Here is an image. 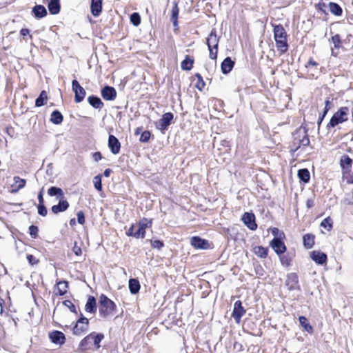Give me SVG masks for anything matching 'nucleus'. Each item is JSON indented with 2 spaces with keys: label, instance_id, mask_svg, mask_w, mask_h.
I'll return each instance as SVG.
<instances>
[{
  "label": "nucleus",
  "instance_id": "nucleus-22",
  "mask_svg": "<svg viewBox=\"0 0 353 353\" xmlns=\"http://www.w3.org/2000/svg\"><path fill=\"white\" fill-rule=\"evenodd\" d=\"M191 245L195 248H205L208 245V242L201 239L199 236H194L191 239L190 241Z\"/></svg>",
  "mask_w": 353,
  "mask_h": 353
},
{
  "label": "nucleus",
  "instance_id": "nucleus-20",
  "mask_svg": "<svg viewBox=\"0 0 353 353\" xmlns=\"http://www.w3.org/2000/svg\"><path fill=\"white\" fill-rule=\"evenodd\" d=\"M99 305L105 309H113L114 307V302L104 294H101L99 299Z\"/></svg>",
  "mask_w": 353,
  "mask_h": 353
},
{
  "label": "nucleus",
  "instance_id": "nucleus-12",
  "mask_svg": "<svg viewBox=\"0 0 353 353\" xmlns=\"http://www.w3.org/2000/svg\"><path fill=\"white\" fill-rule=\"evenodd\" d=\"M101 96L106 101H112L117 97V92L113 87L105 86L101 90Z\"/></svg>",
  "mask_w": 353,
  "mask_h": 353
},
{
  "label": "nucleus",
  "instance_id": "nucleus-36",
  "mask_svg": "<svg viewBox=\"0 0 353 353\" xmlns=\"http://www.w3.org/2000/svg\"><path fill=\"white\" fill-rule=\"evenodd\" d=\"M254 251V253L261 258H265L268 255V249L262 246L255 247Z\"/></svg>",
  "mask_w": 353,
  "mask_h": 353
},
{
  "label": "nucleus",
  "instance_id": "nucleus-4",
  "mask_svg": "<svg viewBox=\"0 0 353 353\" xmlns=\"http://www.w3.org/2000/svg\"><path fill=\"white\" fill-rule=\"evenodd\" d=\"M352 160L349 156L343 154L340 159V165L343 171V176L348 183H353V174H351Z\"/></svg>",
  "mask_w": 353,
  "mask_h": 353
},
{
  "label": "nucleus",
  "instance_id": "nucleus-64",
  "mask_svg": "<svg viewBox=\"0 0 353 353\" xmlns=\"http://www.w3.org/2000/svg\"><path fill=\"white\" fill-rule=\"evenodd\" d=\"M75 223V220L73 219H71L70 221V225H73Z\"/></svg>",
  "mask_w": 353,
  "mask_h": 353
},
{
  "label": "nucleus",
  "instance_id": "nucleus-59",
  "mask_svg": "<svg viewBox=\"0 0 353 353\" xmlns=\"http://www.w3.org/2000/svg\"><path fill=\"white\" fill-rule=\"evenodd\" d=\"M318 65V63L315 61H313L312 59H310L307 65H306V67H310V66H316Z\"/></svg>",
  "mask_w": 353,
  "mask_h": 353
},
{
  "label": "nucleus",
  "instance_id": "nucleus-15",
  "mask_svg": "<svg viewBox=\"0 0 353 353\" xmlns=\"http://www.w3.org/2000/svg\"><path fill=\"white\" fill-rule=\"evenodd\" d=\"M270 245L278 254L283 253L286 250L285 244L279 238H274Z\"/></svg>",
  "mask_w": 353,
  "mask_h": 353
},
{
  "label": "nucleus",
  "instance_id": "nucleus-52",
  "mask_svg": "<svg viewBox=\"0 0 353 353\" xmlns=\"http://www.w3.org/2000/svg\"><path fill=\"white\" fill-rule=\"evenodd\" d=\"M325 111H324L323 115L322 116V117L319 119V121L318 122L319 125H320V123L322 122L323 118L324 117V116L325 115V114L327 113V112L330 109V101L329 100H326L325 101Z\"/></svg>",
  "mask_w": 353,
  "mask_h": 353
},
{
  "label": "nucleus",
  "instance_id": "nucleus-53",
  "mask_svg": "<svg viewBox=\"0 0 353 353\" xmlns=\"http://www.w3.org/2000/svg\"><path fill=\"white\" fill-rule=\"evenodd\" d=\"M61 303L63 305L68 307V309H71L72 307H74L72 303L69 300H64L61 302Z\"/></svg>",
  "mask_w": 353,
  "mask_h": 353
},
{
  "label": "nucleus",
  "instance_id": "nucleus-44",
  "mask_svg": "<svg viewBox=\"0 0 353 353\" xmlns=\"http://www.w3.org/2000/svg\"><path fill=\"white\" fill-rule=\"evenodd\" d=\"M195 76L197 77L198 79V83L196 84V88L199 90H201L204 86H205V83L203 80V78L201 77V75L199 73H196L195 74Z\"/></svg>",
  "mask_w": 353,
  "mask_h": 353
},
{
  "label": "nucleus",
  "instance_id": "nucleus-28",
  "mask_svg": "<svg viewBox=\"0 0 353 353\" xmlns=\"http://www.w3.org/2000/svg\"><path fill=\"white\" fill-rule=\"evenodd\" d=\"M50 121L54 124L59 125L63 121V116L58 110H54L51 114Z\"/></svg>",
  "mask_w": 353,
  "mask_h": 353
},
{
  "label": "nucleus",
  "instance_id": "nucleus-58",
  "mask_svg": "<svg viewBox=\"0 0 353 353\" xmlns=\"http://www.w3.org/2000/svg\"><path fill=\"white\" fill-rule=\"evenodd\" d=\"M20 33L23 37H26L27 35H29L30 30L27 28H23L21 30Z\"/></svg>",
  "mask_w": 353,
  "mask_h": 353
},
{
  "label": "nucleus",
  "instance_id": "nucleus-29",
  "mask_svg": "<svg viewBox=\"0 0 353 353\" xmlns=\"http://www.w3.org/2000/svg\"><path fill=\"white\" fill-rule=\"evenodd\" d=\"M329 9L330 12L336 16H341L342 14L341 8L336 3L330 2L329 3Z\"/></svg>",
  "mask_w": 353,
  "mask_h": 353
},
{
  "label": "nucleus",
  "instance_id": "nucleus-26",
  "mask_svg": "<svg viewBox=\"0 0 353 353\" xmlns=\"http://www.w3.org/2000/svg\"><path fill=\"white\" fill-rule=\"evenodd\" d=\"M34 16L37 18H42L47 14V10L43 6L38 5L33 8L32 10Z\"/></svg>",
  "mask_w": 353,
  "mask_h": 353
},
{
  "label": "nucleus",
  "instance_id": "nucleus-61",
  "mask_svg": "<svg viewBox=\"0 0 353 353\" xmlns=\"http://www.w3.org/2000/svg\"><path fill=\"white\" fill-rule=\"evenodd\" d=\"M112 172V170L110 169H106L105 170L104 172H103V175L105 176V177H109L110 174Z\"/></svg>",
  "mask_w": 353,
  "mask_h": 353
},
{
  "label": "nucleus",
  "instance_id": "nucleus-41",
  "mask_svg": "<svg viewBox=\"0 0 353 353\" xmlns=\"http://www.w3.org/2000/svg\"><path fill=\"white\" fill-rule=\"evenodd\" d=\"M130 21L134 26H139L141 23V17H140V15L139 14V13H137V12L132 13L130 16Z\"/></svg>",
  "mask_w": 353,
  "mask_h": 353
},
{
  "label": "nucleus",
  "instance_id": "nucleus-6",
  "mask_svg": "<svg viewBox=\"0 0 353 353\" xmlns=\"http://www.w3.org/2000/svg\"><path fill=\"white\" fill-rule=\"evenodd\" d=\"M294 144L297 145L296 150L301 145L307 146L310 143L306 132L303 130H297L294 134Z\"/></svg>",
  "mask_w": 353,
  "mask_h": 353
},
{
  "label": "nucleus",
  "instance_id": "nucleus-51",
  "mask_svg": "<svg viewBox=\"0 0 353 353\" xmlns=\"http://www.w3.org/2000/svg\"><path fill=\"white\" fill-rule=\"evenodd\" d=\"M151 243H152V248H157L159 250L161 249L163 246V242H161L159 240H155V241H151Z\"/></svg>",
  "mask_w": 353,
  "mask_h": 353
},
{
  "label": "nucleus",
  "instance_id": "nucleus-47",
  "mask_svg": "<svg viewBox=\"0 0 353 353\" xmlns=\"http://www.w3.org/2000/svg\"><path fill=\"white\" fill-rule=\"evenodd\" d=\"M332 41L335 48H339L341 43V39L339 34H336L332 37Z\"/></svg>",
  "mask_w": 353,
  "mask_h": 353
},
{
  "label": "nucleus",
  "instance_id": "nucleus-9",
  "mask_svg": "<svg viewBox=\"0 0 353 353\" xmlns=\"http://www.w3.org/2000/svg\"><path fill=\"white\" fill-rule=\"evenodd\" d=\"M285 285L290 291L300 290L299 278L296 274L290 273L287 275Z\"/></svg>",
  "mask_w": 353,
  "mask_h": 353
},
{
  "label": "nucleus",
  "instance_id": "nucleus-16",
  "mask_svg": "<svg viewBox=\"0 0 353 353\" xmlns=\"http://www.w3.org/2000/svg\"><path fill=\"white\" fill-rule=\"evenodd\" d=\"M49 336L54 343L62 345L65 342V336L61 332L53 331L50 334Z\"/></svg>",
  "mask_w": 353,
  "mask_h": 353
},
{
  "label": "nucleus",
  "instance_id": "nucleus-8",
  "mask_svg": "<svg viewBox=\"0 0 353 353\" xmlns=\"http://www.w3.org/2000/svg\"><path fill=\"white\" fill-rule=\"evenodd\" d=\"M172 119L173 114L172 113H165L162 118L156 122L155 125L157 128L163 132L168 129V127L170 125Z\"/></svg>",
  "mask_w": 353,
  "mask_h": 353
},
{
  "label": "nucleus",
  "instance_id": "nucleus-3",
  "mask_svg": "<svg viewBox=\"0 0 353 353\" xmlns=\"http://www.w3.org/2000/svg\"><path fill=\"white\" fill-rule=\"evenodd\" d=\"M152 226V220L146 219L141 220L138 225H132L127 231L128 236H134L137 239L144 238L145 234V230Z\"/></svg>",
  "mask_w": 353,
  "mask_h": 353
},
{
  "label": "nucleus",
  "instance_id": "nucleus-2",
  "mask_svg": "<svg viewBox=\"0 0 353 353\" xmlns=\"http://www.w3.org/2000/svg\"><path fill=\"white\" fill-rule=\"evenodd\" d=\"M274 37L278 50L283 53L286 52L288 48L287 34L282 25L274 26Z\"/></svg>",
  "mask_w": 353,
  "mask_h": 353
},
{
  "label": "nucleus",
  "instance_id": "nucleus-35",
  "mask_svg": "<svg viewBox=\"0 0 353 353\" xmlns=\"http://www.w3.org/2000/svg\"><path fill=\"white\" fill-rule=\"evenodd\" d=\"M178 15H179V8L177 4H174V7L172 9V17L171 21L173 23L174 26L176 27L178 26Z\"/></svg>",
  "mask_w": 353,
  "mask_h": 353
},
{
  "label": "nucleus",
  "instance_id": "nucleus-46",
  "mask_svg": "<svg viewBox=\"0 0 353 353\" xmlns=\"http://www.w3.org/2000/svg\"><path fill=\"white\" fill-rule=\"evenodd\" d=\"M150 138V132L149 131H144L141 137L140 141L141 142H148Z\"/></svg>",
  "mask_w": 353,
  "mask_h": 353
},
{
  "label": "nucleus",
  "instance_id": "nucleus-21",
  "mask_svg": "<svg viewBox=\"0 0 353 353\" xmlns=\"http://www.w3.org/2000/svg\"><path fill=\"white\" fill-rule=\"evenodd\" d=\"M206 43L208 48H218L219 38L217 37L215 31L211 32V33L207 38Z\"/></svg>",
  "mask_w": 353,
  "mask_h": 353
},
{
  "label": "nucleus",
  "instance_id": "nucleus-50",
  "mask_svg": "<svg viewBox=\"0 0 353 353\" xmlns=\"http://www.w3.org/2000/svg\"><path fill=\"white\" fill-rule=\"evenodd\" d=\"M210 52V58L212 59H216L217 57L218 48H208Z\"/></svg>",
  "mask_w": 353,
  "mask_h": 353
},
{
  "label": "nucleus",
  "instance_id": "nucleus-18",
  "mask_svg": "<svg viewBox=\"0 0 353 353\" xmlns=\"http://www.w3.org/2000/svg\"><path fill=\"white\" fill-rule=\"evenodd\" d=\"M91 12L94 17H98L102 10V0H92L91 1Z\"/></svg>",
  "mask_w": 353,
  "mask_h": 353
},
{
  "label": "nucleus",
  "instance_id": "nucleus-5",
  "mask_svg": "<svg viewBox=\"0 0 353 353\" xmlns=\"http://www.w3.org/2000/svg\"><path fill=\"white\" fill-rule=\"evenodd\" d=\"M349 108L347 107L341 108L331 118L327 127L334 128L339 123L347 120Z\"/></svg>",
  "mask_w": 353,
  "mask_h": 353
},
{
  "label": "nucleus",
  "instance_id": "nucleus-42",
  "mask_svg": "<svg viewBox=\"0 0 353 353\" xmlns=\"http://www.w3.org/2000/svg\"><path fill=\"white\" fill-rule=\"evenodd\" d=\"M93 183L94 188L98 190L101 191L102 190V184H101V176L97 175L94 177Z\"/></svg>",
  "mask_w": 353,
  "mask_h": 353
},
{
  "label": "nucleus",
  "instance_id": "nucleus-62",
  "mask_svg": "<svg viewBox=\"0 0 353 353\" xmlns=\"http://www.w3.org/2000/svg\"><path fill=\"white\" fill-rule=\"evenodd\" d=\"M278 232H279V230H278V229H277V228H274V229L272 230V233H273V234H274V235H275V236L276 235V233H277Z\"/></svg>",
  "mask_w": 353,
  "mask_h": 353
},
{
  "label": "nucleus",
  "instance_id": "nucleus-11",
  "mask_svg": "<svg viewBox=\"0 0 353 353\" xmlns=\"http://www.w3.org/2000/svg\"><path fill=\"white\" fill-rule=\"evenodd\" d=\"M241 220L249 229L255 230L257 228V225L255 222V216L253 213L245 212Z\"/></svg>",
  "mask_w": 353,
  "mask_h": 353
},
{
  "label": "nucleus",
  "instance_id": "nucleus-19",
  "mask_svg": "<svg viewBox=\"0 0 353 353\" xmlns=\"http://www.w3.org/2000/svg\"><path fill=\"white\" fill-rule=\"evenodd\" d=\"M234 65V62L231 59L230 57H226L221 63V71L223 74H228L230 72Z\"/></svg>",
  "mask_w": 353,
  "mask_h": 353
},
{
  "label": "nucleus",
  "instance_id": "nucleus-43",
  "mask_svg": "<svg viewBox=\"0 0 353 353\" xmlns=\"http://www.w3.org/2000/svg\"><path fill=\"white\" fill-rule=\"evenodd\" d=\"M96 299L94 296H89L85 306V309H94L96 307Z\"/></svg>",
  "mask_w": 353,
  "mask_h": 353
},
{
  "label": "nucleus",
  "instance_id": "nucleus-38",
  "mask_svg": "<svg viewBox=\"0 0 353 353\" xmlns=\"http://www.w3.org/2000/svg\"><path fill=\"white\" fill-rule=\"evenodd\" d=\"M246 310H233L232 316L237 323L241 321V317L245 314Z\"/></svg>",
  "mask_w": 353,
  "mask_h": 353
},
{
  "label": "nucleus",
  "instance_id": "nucleus-27",
  "mask_svg": "<svg viewBox=\"0 0 353 353\" xmlns=\"http://www.w3.org/2000/svg\"><path fill=\"white\" fill-rule=\"evenodd\" d=\"M129 289L132 294L137 293L140 289L139 281L135 279H130L129 280Z\"/></svg>",
  "mask_w": 353,
  "mask_h": 353
},
{
  "label": "nucleus",
  "instance_id": "nucleus-60",
  "mask_svg": "<svg viewBox=\"0 0 353 353\" xmlns=\"http://www.w3.org/2000/svg\"><path fill=\"white\" fill-rule=\"evenodd\" d=\"M234 309H243L241 306V302L239 301H236L234 303Z\"/></svg>",
  "mask_w": 353,
  "mask_h": 353
},
{
  "label": "nucleus",
  "instance_id": "nucleus-48",
  "mask_svg": "<svg viewBox=\"0 0 353 353\" xmlns=\"http://www.w3.org/2000/svg\"><path fill=\"white\" fill-rule=\"evenodd\" d=\"M29 230H30V234L31 235V236L33 238H36L37 236L38 230H39L38 228L34 225H31L29 228Z\"/></svg>",
  "mask_w": 353,
  "mask_h": 353
},
{
  "label": "nucleus",
  "instance_id": "nucleus-57",
  "mask_svg": "<svg viewBox=\"0 0 353 353\" xmlns=\"http://www.w3.org/2000/svg\"><path fill=\"white\" fill-rule=\"evenodd\" d=\"M27 259L31 264H34L36 263V260L34 256L29 254L27 256Z\"/></svg>",
  "mask_w": 353,
  "mask_h": 353
},
{
  "label": "nucleus",
  "instance_id": "nucleus-34",
  "mask_svg": "<svg viewBox=\"0 0 353 353\" xmlns=\"http://www.w3.org/2000/svg\"><path fill=\"white\" fill-rule=\"evenodd\" d=\"M48 99L47 93L45 90L41 91L39 97L35 101V105L37 107H41L44 105V101Z\"/></svg>",
  "mask_w": 353,
  "mask_h": 353
},
{
  "label": "nucleus",
  "instance_id": "nucleus-40",
  "mask_svg": "<svg viewBox=\"0 0 353 353\" xmlns=\"http://www.w3.org/2000/svg\"><path fill=\"white\" fill-rule=\"evenodd\" d=\"M299 321L301 325L305 328L306 331H307L308 332H312V327L309 325V323H307V320L305 317L300 316Z\"/></svg>",
  "mask_w": 353,
  "mask_h": 353
},
{
  "label": "nucleus",
  "instance_id": "nucleus-32",
  "mask_svg": "<svg viewBox=\"0 0 353 353\" xmlns=\"http://www.w3.org/2000/svg\"><path fill=\"white\" fill-rule=\"evenodd\" d=\"M67 288H68V282L60 281L57 283V289H56V294L63 295L67 292Z\"/></svg>",
  "mask_w": 353,
  "mask_h": 353
},
{
  "label": "nucleus",
  "instance_id": "nucleus-31",
  "mask_svg": "<svg viewBox=\"0 0 353 353\" xmlns=\"http://www.w3.org/2000/svg\"><path fill=\"white\" fill-rule=\"evenodd\" d=\"M194 60L186 56L185 59L181 62V69L183 70H190L192 68Z\"/></svg>",
  "mask_w": 353,
  "mask_h": 353
},
{
  "label": "nucleus",
  "instance_id": "nucleus-23",
  "mask_svg": "<svg viewBox=\"0 0 353 353\" xmlns=\"http://www.w3.org/2000/svg\"><path fill=\"white\" fill-rule=\"evenodd\" d=\"M48 8L52 14H57L60 11L59 0H50Z\"/></svg>",
  "mask_w": 353,
  "mask_h": 353
},
{
  "label": "nucleus",
  "instance_id": "nucleus-24",
  "mask_svg": "<svg viewBox=\"0 0 353 353\" xmlns=\"http://www.w3.org/2000/svg\"><path fill=\"white\" fill-rule=\"evenodd\" d=\"M48 194L50 196H56L57 199L64 197V193L61 188L57 187H51L48 190Z\"/></svg>",
  "mask_w": 353,
  "mask_h": 353
},
{
  "label": "nucleus",
  "instance_id": "nucleus-37",
  "mask_svg": "<svg viewBox=\"0 0 353 353\" xmlns=\"http://www.w3.org/2000/svg\"><path fill=\"white\" fill-rule=\"evenodd\" d=\"M13 180L14 185L17 186V190L15 191H18L25 187L26 183L25 179H21L19 176H14Z\"/></svg>",
  "mask_w": 353,
  "mask_h": 353
},
{
  "label": "nucleus",
  "instance_id": "nucleus-39",
  "mask_svg": "<svg viewBox=\"0 0 353 353\" xmlns=\"http://www.w3.org/2000/svg\"><path fill=\"white\" fill-rule=\"evenodd\" d=\"M321 226L328 231L330 230L332 228V220L331 219L330 217L325 218L322 221Z\"/></svg>",
  "mask_w": 353,
  "mask_h": 353
},
{
  "label": "nucleus",
  "instance_id": "nucleus-49",
  "mask_svg": "<svg viewBox=\"0 0 353 353\" xmlns=\"http://www.w3.org/2000/svg\"><path fill=\"white\" fill-rule=\"evenodd\" d=\"M77 221L79 224H83L85 223V216L82 211L77 212Z\"/></svg>",
  "mask_w": 353,
  "mask_h": 353
},
{
  "label": "nucleus",
  "instance_id": "nucleus-56",
  "mask_svg": "<svg viewBox=\"0 0 353 353\" xmlns=\"http://www.w3.org/2000/svg\"><path fill=\"white\" fill-rule=\"evenodd\" d=\"M43 188H41V190H40V192L38 194V200H39V203H43Z\"/></svg>",
  "mask_w": 353,
  "mask_h": 353
},
{
  "label": "nucleus",
  "instance_id": "nucleus-10",
  "mask_svg": "<svg viewBox=\"0 0 353 353\" xmlns=\"http://www.w3.org/2000/svg\"><path fill=\"white\" fill-rule=\"evenodd\" d=\"M88 328V319L85 317L81 318L73 328V333L80 335L84 333Z\"/></svg>",
  "mask_w": 353,
  "mask_h": 353
},
{
  "label": "nucleus",
  "instance_id": "nucleus-7",
  "mask_svg": "<svg viewBox=\"0 0 353 353\" xmlns=\"http://www.w3.org/2000/svg\"><path fill=\"white\" fill-rule=\"evenodd\" d=\"M72 90L75 94L74 96V101L76 103H80L81 102L86 94L85 90L84 88L81 86V85L79 83V82L77 80H73L72 82Z\"/></svg>",
  "mask_w": 353,
  "mask_h": 353
},
{
  "label": "nucleus",
  "instance_id": "nucleus-33",
  "mask_svg": "<svg viewBox=\"0 0 353 353\" xmlns=\"http://www.w3.org/2000/svg\"><path fill=\"white\" fill-rule=\"evenodd\" d=\"M298 176L299 178L305 183L308 182L310 178V172L307 169L299 170L298 172Z\"/></svg>",
  "mask_w": 353,
  "mask_h": 353
},
{
  "label": "nucleus",
  "instance_id": "nucleus-55",
  "mask_svg": "<svg viewBox=\"0 0 353 353\" xmlns=\"http://www.w3.org/2000/svg\"><path fill=\"white\" fill-rule=\"evenodd\" d=\"M102 158L101 154L99 152H96L93 154V159L95 161H99Z\"/></svg>",
  "mask_w": 353,
  "mask_h": 353
},
{
  "label": "nucleus",
  "instance_id": "nucleus-54",
  "mask_svg": "<svg viewBox=\"0 0 353 353\" xmlns=\"http://www.w3.org/2000/svg\"><path fill=\"white\" fill-rule=\"evenodd\" d=\"M73 252L77 256H80L82 254L81 248L77 246L76 243L73 248Z\"/></svg>",
  "mask_w": 353,
  "mask_h": 353
},
{
  "label": "nucleus",
  "instance_id": "nucleus-13",
  "mask_svg": "<svg viewBox=\"0 0 353 353\" xmlns=\"http://www.w3.org/2000/svg\"><path fill=\"white\" fill-rule=\"evenodd\" d=\"M108 147L114 154L119 153L121 144L117 138H116L114 135L109 136Z\"/></svg>",
  "mask_w": 353,
  "mask_h": 353
},
{
  "label": "nucleus",
  "instance_id": "nucleus-14",
  "mask_svg": "<svg viewBox=\"0 0 353 353\" xmlns=\"http://www.w3.org/2000/svg\"><path fill=\"white\" fill-rule=\"evenodd\" d=\"M69 208V203L64 199V197L59 199V203L52 207V211L54 214H58L65 211Z\"/></svg>",
  "mask_w": 353,
  "mask_h": 353
},
{
  "label": "nucleus",
  "instance_id": "nucleus-1",
  "mask_svg": "<svg viewBox=\"0 0 353 353\" xmlns=\"http://www.w3.org/2000/svg\"><path fill=\"white\" fill-rule=\"evenodd\" d=\"M104 338L103 334L92 332L85 337L80 343L78 351L85 353L88 350H95L100 347V342Z\"/></svg>",
  "mask_w": 353,
  "mask_h": 353
},
{
  "label": "nucleus",
  "instance_id": "nucleus-25",
  "mask_svg": "<svg viewBox=\"0 0 353 353\" xmlns=\"http://www.w3.org/2000/svg\"><path fill=\"white\" fill-rule=\"evenodd\" d=\"M88 103L94 108L101 109L103 106L101 100L95 96H90L88 98Z\"/></svg>",
  "mask_w": 353,
  "mask_h": 353
},
{
  "label": "nucleus",
  "instance_id": "nucleus-17",
  "mask_svg": "<svg viewBox=\"0 0 353 353\" xmlns=\"http://www.w3.org/2000/svg\"><path fill=\"white\" fill-rule=\"evenodd\" d=\"M311 258L316 263L323 265L326 262L327 255L320 251H313L311 253Z\"/></svg>",
  "mask_w": 353,
  "mask_h": 353
},
{
  "label": "nucleus",
  "instance_id": "nucleus-63",
  "mask_svg": "<svg viewBox=\"0 0 353 353\" xmlns=\"http://www.w3.org/2000/svg\"><path fill=\"white\" fill-rule=\"evenodd\" d=\"M101 311V316H105V313L107 310H100Z\"/></svg>",
  "mask_w": 353,
  "mask_h": 353
},
{
  "label": "nucleus",
  "instance_id": "nucleus-30",
  "mask_svg": "<svg viewBox=\"0 0 353 353\" xmlns=\"http://www.w3.org/2000/svg\"><path fill=\"white\" fill-rule=\"evenodd\" d=\"M303 244L307 248H311L314 244V236L307 234L303 236Z\"/></svg>",
  "mask_w": 353,
  "mask_h": 353
},
{
  "label": "nucleus",
  "instance_id": "nucleus-45",
  "mask_svg": "<svg viewBox=\"0 0 353 353\" xmlns=\"http://www.w3.org/2000/svg\"><path fill=\"white\" fill-rule=\"evenodd\" d=\"M37 208H38V213L40 215L45 216L47 214L48 211H47L46 208L43 205V203H39Z\"/></svg>",
  "mask_w": 353,
  "mask_h": 353
}]
</instances>
